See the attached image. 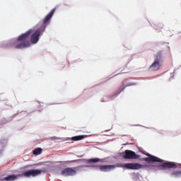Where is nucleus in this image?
I'll use <instances>...</instances> for the list:
<instances>
[{"instance_id":"nucleus-19","label":"nucleus","mask_w":181,"mask_h":181,"mask_svg":"<svg viewBox=\"0 0 181 181\" xmlns=\"http://www.w3.org/2000/svg\"><path fill=\"white\" fill-rule=\"evenodd\" d=\"M69 162H74V160H72V161H69Z\"/></svg>"},{"instance_id":"nucleus-3","label":"nucleus","mask_w":181,"mask_h":181,"mask_svg":"<svg viewBox=\"0 0 181 181\" xmlns=\"http://www.w3.org/2000/svg\"><path fill=\"white\" fill-rule=\"evenodd\" d=\"M42 172L43 170H42L33 169V170H28L24 172L21 175L24 176V177H36V176H39L42 175Z\"/></svg>"},{"instance_id":"nucleus-14","label":"nucleus","mask_w":181,"mask_h":181,"mask_svg":"<svg viewBox=\"0 0 181 181\" xmlns=\"http://www.w3.org/2000/svg\"><path fill=\"white\" fill-rule=\"evenodd\" d=\"M153 28H154V29H156V30H160V29H163V25H162L160 23H158V24L154 25Z\"/></svg>"},{"instance_id":"nucleus-17","label":"nucleus","mask_w":181,"mask_h":181,"mask_svg":"<svg viewBox=\"0 0 181 181\" xmlns=\"http://www.w3.org/2000/svg\"><path fill=\"white\" fill-rule=\"evenodd\" d=\"M52 138H53V139H58V138H57V137H56V136L52 137Z\"/></svg>"},{"instance_id":"nucleus-13","label":"nucleus","mask_w":181,"mask_h":181,"mask_svg":"<svg viewBox=\"0 0 181 181\" xmlns=\"http://www.w3.org/2000/svg\"><path fill=\"white\" fill-rule=\"evenodd\" d=\"M171 176H175V177H180V176H181V171H173L171 173Z\"/></svg>"},{"instance_id":"nucleus-1","label":"nucleus","mask_w":181,"mask_h":181,"mask_svg":"<svg viewBox=\"0 0 181 181\" xmlns=\"http://www.w3.org/2000/svg\"><path fill=\"white\" fill-rule=\"evenodd\" d=\"M56 9L53 8L43 19L41 25H38V28L33 32V30L30 29L25 33L21 34L18 36V39L15 41H12L10 45L11 47L14 49H25L30 46V42L33 45L39 42V37L40 35H43L46 26L50 22L52 17L54 15ZM30 37V41L29 37Z\"/></svg>"},{"instance_id":"nucleus-9","label":"nucleus","mask_w":181,"mask_h":181,"mask_svg":"<svg viewBox=\"0 0 181 181\" xmlns=\"http://www.w3.org/2000/svg\"><path fill=\"white\" fill-rule=\"evenodd\" d=\"M116 166L115 165H100L99 166L100 170L101 172H108V170H112V169H115Z\"/></svg>"},{"instance_id":"nucleus-15","label":"nucleus","mask_w":181,"mask_h":181,"mask_svg":"<svg viewBox=\"0 0 181 181\" xmlns=\"http://www.w3.org/2000/svg\"><path fill=\"white\" fill-rule=\"evenodd\" d=\"M88 162H91V163H97V162H100V158H91V159H89V160H88Z\"/></svg>"},{"instance_id":"nucleus-16","label":"nucleus","mask_w":181,"mask_h":181,"mask_svg":"<svg viewBox=\"0 0 181 181\" xmlns=\"http://www.w3.org/2000/svg\"><path fill=\"white\" fill-rule=\"evenodd\" d=\"M123 90H125V86L124 85L119 87L118 93L119 94V93H122Z\"/></svg>"},{"instance_id":"nucleus-2","label":"nucleus","mask_w":181,"mask_h":181,"mask_svg":"<svg viewBox=\"0 0 181 181\" xmlns=\"http://www.w3.org/2000/svg\"><path fill=\"white\" fill-rule=\"evenodd\" d=\"M156 59L153 64L150 66L149 69L151 70V71H156V70H159L160 69V63H162V54L160 52H158L157 55H156Z\"/></svg>"},{"instance_id":"nucleus-5","label":"nucleus","mask_w":181,"mask_h":181,"mask_svg":"<svg viewBox=\"0 0 181 181\" xmlns=\"http://www.w3.org/2000/svg\"><path fill=\"white\" fill-rule=\"evenodd\" d=\"M142 165L138 163H127L124 165V168L132 170L142 169Z\"/></svg>"},{"instance_id":"nucleus-8","label":"nucleus","mask_w":181,"mask_h":181,"mask_svg":"<svg viewBox=\"0 0 181 181\" xmlns=\"http://www.w3.org/2000/svg\"><path fill=\"white\" fill-rule=\"evenodd\" d=\"M160 169H175L177 168L176 163L173 162H167L163 163L161 165H160Z\"/></svg>"},{"instance_id":"nucleus-18","label":"nucleus","mask_w":181,"mask_h":181,"mask_svg":"<svg viewBox=\"0 0 181 181\" xmlns=\"http://www.w3.org/2000/svg\"><path fill=\"white\" fill-rule=\"evenodd\" d=\"M2 153V151H0V155Z\"/></svg>"},{"instance_id":"nucleus-11","label":"nucleus","mask_w":181,"mask_h":181,"mask_svg":"<svg viewBox=\"0 0 181 181\" xmlns=\"http://www.w3.org/2000/svg\"><path fill=\"white\" fill-rule=\"evenodd\" d=\"M84 138H87L86 135H79V136H75L71 138V141H81L82 139H84Z\"/></svg>"},{"instance_id":"nucleus-4","label":"nucleus","mask_w":181,"mask_h":181,"mask_svg":"<svg viewBox=\"0 0 181 181\" xmlns=\"http://www.w3.org/2000/svg\"><path fill=\"white\" fill-rule=\"evenodd\" d=\"M77 168H64L62 172L61 175L62 176H75V175H77V171L76 170Z\"/></svg>"},{"instance_id":"nucleus-10","label":"nucleus","mask_w":181,"mask_h":181,"mask_svg":"<svg viewBox=\"0 0 181 181\" xmlns=\"http://www.w3.org/2000/svg\"><path fill=\"white\" fill-rule=\"evenodd\" d=\"M19 176H21V175H8V176L4 177V180H6V181H15V180H17V179Z\"/></svg>"},{"instance_id":"nucleus-6","label":"nucleus","mask_w":181,"mask_h":181,"mask_svg":"<svg viewBox=\"0 0 181 181\" xmlns=\"http://www.w3.org/2000/svg\"><path fill=\"white\" fill-rule=\"evenodd\" d=\"M139 156H140L136 154L134 151L126 150L123 158H124V159H138Z\"/></svg>"},{"instance_id":"nucleus-12","label":"nucleus","mask_w":181,"mask_h":181,"mask_svg":"<svg viewBox=\"0 0 181 181\" xmlns=\"http://www.w3.org/2000/svg\"><path fill=\"white\" fill-rule=\"evenodd\" d=\"M42 151H43L42 148H36L33 150V153L35 156L40 155V153H42Z\"/></svg>"},{"instance_id":"nucleus-7","label":"nucleus","mask_w":181,"mask_h":181,"mask_svg":"<svg viewBox=\"0 0 181 181\" xmlns=\"http://www.w3.org/2000/svg\"><path fill=\"white\" fill-rule=\"evenodd\" d=\"M146 155L148 157L144 158L145 162H160V163H163V160H162L155 156L151 155L148 153H147Z\"/></svg>"}]
</instances>
